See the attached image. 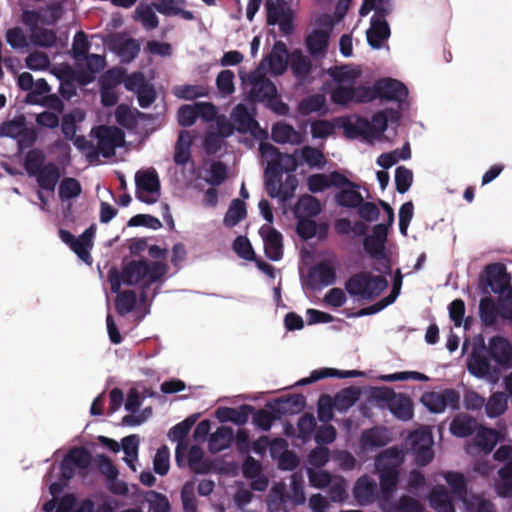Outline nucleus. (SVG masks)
Segmentation results:
<instances>
[{"instance_id": "f257e3e1", "label": "nucleus", "mask_w": 512, "mask_h": 512, "mask_svg": "<svg viewBox=\"0 0 512 512\" xmlns=\"http://www.w3.org/2000/svg\"><path fill=\"white\" fill-rule=\"evenodd\" d=\"M512 369V344L501 335H495L485 344L480 336L475 339L472 353L467 359L468 372L478 379L495 381Z\"/></svg>"}, {"instance_id": "f03ea898", "label": "nucleus", "mask_w": 512, "mask_h": 512, "mask_svg": "<svg viewBox=\"0 0 512 512\" xmlns=\"http://www.w3.org/2000/svg\"><path fill=\"white\" fill-rule=\"evenodd\" d=\"M167 271L168 266L162 261L131 260L123 264L121 271L111 267L108 271V281L111 284L112 293H118L123 284L140 285V301L145 303L149 300L148 291L151 285L158 282L162 284Z\"/></svg>"}, {"instance_id": "7ed1b4c3", "label": "nucleus", "mask_w": 512, "mask_h": 512, "mask_svg": "<svg viewBox=\"0 0 512 512\" xmlns=\"http://www.w3.org/2000/svg\"><path fill=\"white\" fill-rule=\"evenodd\" d=\"M327 74L334 82L330 92V100L333 104L347 107L350 104H363L370 102L368 86L356 85L361 76L358 69H350L348 66H333L327 69Z\"/></svg>"}, {"instance_id": "20e7f679", "label": "nucleus", "mask_w": 512, "mask_h": 512, "mask_svg": "<svg viewBox=\"0 0 512 512\" xmlns=\"http://www.w3.org/2000/svg\"><path fill=\"white\" fill-rule=\"evenodd\" d=\"M93 472V455L84 446H73L65 453L57 467L54 463L42 480H73L76 476L85 480Z\"/></svg>"}, {"instance_id": "39448f33", "label": "nucleus", "mask_w": 512, "mask_h": 512, "mask_svg": "<svg viewBox=\"0 0 512 512\" xmlns=\"http://www.w3.org/2000/svg\"><path fill=\"white\" fill-rule=\"evenodd\" d=\"M180 468L187 467L195 475H209L212 473L219 475L235 476L239 472V466L236 462H226L221 458H206L203 449L198 445L188 446L185 452V461Z\"/></svg>"}, {"instance_id": "423d86ee", "label": "nucleus", "mask_w": 512, "mask_h": 512, "mask_svg": "<svg viewBox=\"0 0 512 512\" xmlns=\"http://www.w3.org/2000/svg\"><path fill=\"white\" fill-rule=\"evenodd\" d=\"M249 99L253 102L264 103L265 106L279 116L289 113V106L278 95L276 85L259 70L249 75Z\"/></svg>"}, {"instance_id": "0eeeda50", "label": "nucleus", "mask_w": 512, "mask_h": 512, "mask_svg": "<svg viewBox=\"0 0 512 512\" xmlns=\"http://www.w3.org/2000/svg\"><path fill=\"white\" fill-rule=\"evenodd\" d=\"M387 286L388 281L384 275H373L370 272L361 271L350 276L344 288L352 298L372 301L380 296Z\"/></svg>"}, {"instance_id": "6e6552de", "label": "nucleus", "mask_w": 512, "mask_h": 512, "mask_svg": "<svg viewBox=\"0 0 512 512\" xmlns=\"http://www.w3.org/2000/svg\"><path fill=\"white\" fill-rule=\"evenodd\" d=\"M371 397L375 402L386 404L391 414L400 421L408 422L414 417L413 402L404 393H396L389 387H377L372 390Z\"/></svg>"}, {"instance_id": "1a4fd4ad", "label": "nucleus", "mask_w": 512, "mask_h": 512, "mask_svg": "<svg viewBox=\"0 0 512 512\" xmlns=\"http://www.w3.org/2000/svg\"><path fill=\"white\" fill-rule=\"evenodd\" d=\"M259 150L263 157L269 159L264 172V179L282 178L283 173H293L299 166V162L294 155L280 152L271 143L261 142Z\"/></svg>"}, {"instance_id": "9d476101", "label": "nucleus", "mask_w": 512, "mask_h": 512, "mask_svg": "<svg viewBox=\"0 0 512 512\" xmlns=\"http://www.w3.org/2000/svg\"><path fill=\"white\" fill-rule=\"evenodd\" d=\"M370 102L375 99L386 102H395L401 111L403 104L408 98L407 86L398 79L385 77L377 79L372 87L368 86Z\"/></svg>"}, {"instance_id": "9b49d317", "label": "nucleus", "mask_w": 512, "mask_h": 512, "mask_svg": "<svg viewBox=\"0 0 512 512\" xmlns=\"http://www.w3.org/2000/svg\"><path fill=\"white\" fill-rule=\"evenodd\" d=\"M97 441L100 445L112 453L121 450L124 453L123 461L131 471L137 472L140 438L137 434H131L121 439L120 443L107 436L99 435Z\"/></svg>"}, {"instance_id": "f8f14e48", "label": "nucleus", "mask_w": 512, "mask_h": 512, "mask_svg": "<svg viewBox=\"0 0 512 512\" xmlns=\"http://www.w3.org/2000/svg\"><path fill=\"white\" fill-rule=\"evenodd\" d=\"M511 282V276L502 263L488 264L483 274L479 277V288L482 294L493 292L503 295L507 293Z\"/></svg>"}, {"instance_id": "ddd939ff", "label": "nucleus", "mask_w": 512, "mask_h": 512, "mask_svg": "<svg viewBox=\"0 0 512 512\" xmlns=\"http://www.w3.org/2000/svg\"><path fill=\"white\" fill-rule=\"evenodd\" d=\"M407 440L417 466L423 467L432 462L435 456L433 450L434 439L428 427H422L411 432Z\"/></svg>"}, {"instance_id": "4468645a", "label": "nucleus", "mask_w": 512, "mask_h": 512, "mask_svg": "<svg viewBox=\"0 0 512 512\" xmlns=\"http://www.w3.org/2000/svg\"><path fill=\"white\" fill-rule=\"evenodd\" d=\"M403 463L404 454L398 447L393 446L382 451L375 458V469L379 473V480H399Z\"/></svg>"}, {"instance_id": "2eb2a0df", "label": "nucleus", "mask_w": 512, "mask_h": 512, "mask_svg": "<svg viewBox=\"0 0 512 512\" xmlns=\"http://www.w3.org/2000/svg\"><path fill=\"white\" fill-rule=\"evenodd\" d=\"M423 406L434 414L443 413L447 407L451 410H459L460 393L453 388H445L442 391L425 392L420 399Z\"/></svg>"}, {"instance_id": "dca6fc26", "label": "nucleus", "mask_w": 512, "mask_h": 512, "mask_svg": "<svg viewBox=\"0 0 512 512\" xmlns=\"http://www.w3.org/2000/svg\"><path fill=\"white\" fill-rule=\"evenodd\" d=\"M135 196L145 204H154L160 195V181L155 169L138 171L135 174Z\"/></svg>"}, {"instance_id": "f3484780", "label": "nucleus", "mask_w": 512, "mask_h": 512, "mask_svg": "<svg viewBox=\"0 0 512 512\" xmlns=\"http://www.w3.org/2000/svg\"><path fill=\"white\" fill-rule=\"evenodd\" d=\"M93 132L97 139L99 152L104 157L114 155L116 148L122 147L125 140L124 132L116 126L101 125L96 127Z\"/></svg>"}, {"instance_id": "a211bd4d", "label": "nucleus", "mask_w": 512, "mask_h": 512, "mask_svg": "<svg viewBox=\"0 0 512 512\" xmlns=\"http://www.w3.org/2000/svg\"><path fill=\"white\" fill-rule=\"evenodd\" d=\"M108 48L119 57L121 63L129 64L139 55L140 43L134 38L115 34L110 38Z\"/></svg>"}, {"instance_id": "6ab92c4d", "label": "nucleus", "mask_w": 512, "mask_h": 512, "mask_svg": "<svg viewBox=\"0 0 512 512\" xmlns=\"http://www.w3.org/2000/svg\"><path fill=\"white\" fill-rule=\"evenodd\" d=\"M335 122L343 129L346 138L354 139H371L375 137L370 122L361 116L352 118H336Z\"/></svg>"}, {"instance_id": "aec40b11", "label": "nucleus", "mask_w": 512, "mask_h": 512, "mask_svg": "<svg viewBox=\"0 0 512 512\" xmlns=\"http://www.w3.org/2000/svg\"><path fill=\"white\" fill-rule=\"evenodd\" d=\"M289 67L297 84L304 85L311 83V77L315 67L308 56H305L300 49H294L290 54Z\"/></svg>"}, {"instance_id": "412c9836", "label": "nucleus", "mask_w": 512, "mask_h": 512, "mask_svg": "<svg viewBox=\"0 0 512 512\" xmlns=\"http://www.w3.org/2000/svg\"><path fill=\"white\" fill-rule=\"evenodd\" d=\"M388 232L382 225H374L372 234L366 235L363 239V248L365 252L374 260L386 259V242Z\"/></svg>"}, {"instance_id": "4be33fe9", "label": "nucleus", "mask_w": 512, "mask_h": 512, "mask_svg": "<svg viewBox=\"0 0 512 512\" xmlns=\"http://www.w3.org/2000/svg\"><path fill=\"white\" fill-rule=\"evenodd\" d=\"M259 234L264 244L266 257L271 261H280L283 257V235L272 226L263 225Z\"/></svg>"}, {"instance_id": "5701e85b", "label": "nucleus", "mask_w": 512, "mask_h": 512, "mask_svg": "<svg viewBox=\"0 0 512 512\" xmlns=\"http://www.w3.org/2000/svg\"><path fill=\"white\" fill-rule=\"evenodd\" d=\"M282 178L264 179L267 194L271 198H278L285 203L294 196V192L298 186L297 178L294 175H287L284 182Z\"/></svg>"}, {"instance_id": "b1692460", "label": "nucleus", "mask_w": 512, "mask_h": 512, "mask_svg": "<svg viewBox=\"0 0 512 512\" xmlns=\"http://www.w3.org/2000/svg\"><path fill=\"white\" fill-rule=\"evenodd\" d=\"M330 34L331 27L315 28L305 37V47L312 58L322 59L326 56Z\"/></svg>"}, {"instance_id": "393cba45", "label": "nucleus", "mask_w": 512, "mask_h": 512, "mask_svg": "<svg viewBox=\"0 0 512 512\" xmlns=\"http://www.w3.org/2000/svg\"><path fill=\"white\" fill-rule=\"evenodd\" d=\"M276 418L284 415H295L302 412L306 407V398L302 394L283 396L268 404Z\"/></svg>"}, {"instance_id": "a878e982", "label": "nucleus", "mask_w": 512, "mask_h": 512, "mask_svg": "<svg viewBox=\"0 0 512 512\" xmlns=\"http://www.w3.org/2000/svg\"><path fill=\"white\" fill-rule=\"evenodd\" d=\"M390 35L391 30L386 19L371 17L370 27L366 31V38L372 49L379 50L383 48Z\"/></svg>"}, {"instance_id": "bb28decb", "label": "nucleus", "mask_w": 512, "mask_h": 512, "mask_svg": "<svg viewBox=\"0 0 512 512\" xmlns=\"http://www.w3.org/2000/svg\"><path fill=\"white\" fill-rule=\"evenodd\" d=\"M308 281L310 288L313 290L331 286L336 281L335 270L328 263H318L309 271Z\"/></svg>"}, {"instance_id": "cd10ccee", "label": "nucleus", "mask_w": 512, "mask_h": 512, "mask_svg": "<svg viewBox=\"0 0 512 512\" xmlns=\"http://www.w3.org/2000/svg\"><path fill=\"white\" fill-rule=\"evenodd\" d=\"M154 115L141 112L137 109L131 110L126 104H119L115 110L116 122L127 130H134L139 121L154 119Z\"/></svg>"}, {"instance_id": "c85d7f7f", "label": "nucleus", "mask_w": 512, "mask_h": 512, "mask_svg": "<svg viewBox=\"0 0 512 512\" xmlns=\"http://www.w3.org/2000/svg\"><path fill=\"white\" fill-rule=\"evenodd\" d=\"M330 451L327 447H316L310 451L307 457L308 480H345L343 477H333L328 472H324L320 478L314 477L312 469H320L329 461Z\"/></svg>"}, {"instance_id": "c756f323", "label": "nucleus", "mask_w": 512, "mask_h": 512, "mask_svg": "<svg viewBox=\"0 0 512 512\" xmlns=\"http://www.w3.org/2000/svg\"><path fill=\"white\" fill-rule=\"evenodd\" d=\"M288 49L283 41H276L273 45L272 51L267 55L265 61L275 76L283 75L288 67L287 62Z\"/></svg>"}, {"instance_id": "7c9ffc66", "label": "nucleus", "mask_w": 512, "mask_h": 512, "mask_svg": "<svg viewBox=\"0 0 512 512\" xmlns=\"http://www.w3.org/2000/svg\"><path fill=\"white\" fill-rule=\"evenodd\" d=\"M195 136L191 131L181 130L179 132L176 144L173 160L176 165L185 167L188 163L194 165L191 157V147Z\"/></svg>"}, {"instance_id": "2f4dec72", "label": "nucleus", "mask_w": 512, "mask_h": 512, "mask_svg": "<svg viewBox=\"0 0 512 512\" xmlns=\"http://www.w3.org/2000/svg\"><path fill=\"white\" fill-rule=\"evenodd\" d=\"M188 426L186 423H177L170 428L168 438L172 442H176L175 461L177 465H182L185 461V452L188 451V442L186 437L189 434Z\"/></svg>"}, {"instance_id": "473e14b6", "label": "nucleus", "mask_w": 512, "mask_h": 512, "mask_svg": "<svg viewBox=\"0 0 512 512\" xmlns=\"http://www.w3.org/2000/svg\"><path fill=\"white\" fill-rule=\"evenodd\" d=\"M286 482H275L271 487L266 503L270 512H289V493L286 491Z\"/></svg>"}, {"instance_id": "72a5a7b5", "label": "nucleus", "mask_w": 512, "mask_h": 512, "mask_svg": "<svg viewBox=\"0 0 512 512\" xmlns=\"http://www.w3.org/2000/svg\"><path fill=\"white\" fill-rule=\"evenodd\" d=\"M295 219L297 220L296 233L301 239L310 240L315 236L322 239L327 236L328 226L326 224H317L315 220L305 217Z\"/></svg>"}, {"instance_id": "f704fd0d", "label": "nucleus", "mask_w": 512, "mask_h": 512, "mask_svg": "<svg viewBox=\"0 0 512 512\" xmlns=\"http://www.w3.org/2000/svg\"><path fill=\"white\" fill-rule=\"evenodd\" d=\"M402 119V111L394 108H386L379 110L372 115L371 126L373 132L376 131L378 134L384 133L388 128V123L400 125Z\"/></svg>"}, {"instance_id": "c9c22d12", "label": "nucleus", "mask_w": 512, "mask_h": 512, "mask_svg": "<svg viewBox=\"0 0 512 512\" xmlns=\"http://www.w3.org/2000/svg\"><path fill=\"white\" fill-rule=\"evenodd\" d=\"M231 119L236 130L240 133L252 132L258 127V122L254 115L249 111L246 105L241 103L233 108Z\"/></svg>"}, {"instance_id": "e433bc0d", "label": "nucleus", "mask_w": 512, "mask_h": 512, "mask_svg": "<svg viewBox=\"0 0 512 512\" xmlns=\"http://www.w3.org/2000/svg\"><path fill=\"white\" fill-rule=\"evenodd\" d=\"M62 176L60 167L54 162H48L34 177L40 189L54 192Z\"/></svg>"}, {"instance_id": "4c0bfd02", "label": "nucleus", "mask_w": 512, "mask_h": 512, "mask_svg": "<svg viewBox=\"0 0 512 512\" xmlns=\"http://www.w3.org/2000/svg\"><path fill=\"white\" fill-rule=\"evenodd\" d=\"M430 507L436 512H455L452 496L443 485H436L428 496Z\"/></svg>"}, {"instance_id": "58836bf2", "label": "nucleus", "mask_w": 512, "mask_h": 512, "mask_svg": "<svg viewBox=\"0 0 512 512\" xmlns=\"http://www.w3.org/2000/svg\"><path fill=\"white\" fill-rule=\"evenodd\" d=\"M234 441V431L231 427L222 425L210 434L208 438V450L212 454L228 449Z\"/></svg>"}, {"instance_id": "ea45409f", "label": "nucleus", "mask_w": 512, "mask_h": 512, "mask_svg": "<svg viewBox=\"0 0 512 512\" xmlns=\"http://www.w3.org/2000/svg\"><path fill=\"white\" fill-rule=\"evenodd\" d=\"M271 138L278 144L299 145L303 141L301 133L296 131L292 125L286 123L274 124L271 129Z\"/></svg>"}, {"instance_id": "a19ab883", "label": "nucleus", "mask_w": 512, "mask_h": 512, "mask_svg": "<svg viewBox=\"0 0 512 512\" xmlns=\"http://www.w3.org/2000/svg\"><path fill=\"white\" fill-rule=\"evenodd\" d=\"M478 428L476 419L467 415H457L450 423L449 431L458 438H467L474 434Z\"/></svg>"}, {"instance_id": "79ce46f5", "label": "nucleus", "mask_w": 512, "mask_h": 512, "mask_svg": "<svg viewBox=\"0 0 512 512\" xmlns=\"http://www.w3.org/2000/svg\"><path fill=\"white\" fill-rule=\"evenodd\" d=\"M321 210V203L317 198L311 195H304L294 205L293 214L295 218H311L319 215Z\"/></svg>"}, {"instance_id": "37998d69", "label": "nucleus", "mask_w": 512, "mask_h": 512, "mask_svg": "<svg viewBox=\"0 0 512 512\" xmlns=\"http://www.w3.org/2000/svg\"><path fill=\"white\" fill-rule=\"evenodd\" d=\"M493 458L501 464L498 469L499 480H512V446L500 445L494 452Z\"/></svg>"}, {"instance_id": "c03bdc74", "label": "nucleus", "mask_w": 512, "mask_h": 512, "mask_svg": "<svg viewBox=\"0 0 512 512\" xmlns=\"http://www.w3.org/2000/svg\"><path fill=\"white\" fill-rule=\"evenodd\" d=\"M318 489L328 488V501L333 503H344L349 498L347 482H310Z\"/></svg>"}, {"instance_id": "a18cd8bd", "label": "nucleus", "mask_w": 512, "mask_h": 512, "mask_svg": "<svg viewBox=\"0 0 512 512\" xmlns=\"http://www.w3.org/2000/svg\"><path fill=\"white\" fill-rule=\"evenodd\" d=\"M360 389L354 386L344 388L334 396V408L340 412H347L360 398Z\"/></svg>"}, {"instance_id": "49530a36", "label": "nucleus", "mask_w": 512, "mask_h": 512, "mask_svg": "<svg viewBox=\"0 0 512 512\" xmlns=\"http://www.w3.org/2000/svg\"><path fill=\"white\" fill-rule=\"evenodd\" d=\"M353 494L359 505H369L377 501V482H356L353 488Z\"/></svg>"}, {"instance_id": "de8ad7c7", "label": "nucleus", "mask_w": 512, "mask_h": 512, "mask_svg": "<svg viewBox=\"0 0 512 512\" xmlns=\"http://www.w3.org/2000/svg\"><path fill=\"white\" fill-rule=\"evenodd\" d=\"M247 216L246 204L241 199H233L224 215L223 224L227 228L238 225Z\"/></svg>"}, {"instance_id": "09e8293b", "label": "nucleus", "mask_w": 512, "mask_h": 512, "mask_svg": "<svg viewBox=\"0 0 512 512\" xmlns=\"http://www.w3.org/2000/svg\"><path fill=\"white\" fill-rule=\"evenodd\" d=\"M298 110L299 113L304 116L314 112L324 115L327 112L326 99L321 94L307 96L300 101Z\"/></svg>"}, {"instance_id": "8fccbe9b", "label": "nucleus", "mask_w": 512, "mask_h": 512, "mask_svg": "<svg viewBox=\"0 0 512 512\" xmlns=\"http://www.w3.org/2000/svg\"><path fill=\"white\" fill-rule=\"evenodd\" d=\"M498 440V433L495 430L484 426H478L474 441L475 445L483 452H492L497 445Z\"/></svg>"}, {"instance_id": "3c124183", "label": "nucleus", "mask_w": 512, "mask_h": 512, "mask_svg": "<svg viewBox=\"0 0 512 512\" xmlns=\"http://www.w3.org/2000/svg\"><path fill=\"white\" fill-rule=\"evenodd\" d=\"M93 470H97L105 480H119V470L105 454L93 456Z\"/></svg>"}, {"instance_id": "603ef678", "label": "nucleus", "mask_w": 512, "mask_h": 512, "mask_svg": "<svg viewBox=\"0 0 512 512\" xmlns=\"http://www.w3.org/2000/svg\"><path fill=\"white\" fill-rule=\"evenodd\" d=\"M479 316L485 326L492 327L497 323L499 307L490 297H484L479 303Z\"/></svg>"}, {"instance_id": "864d4df0", "label": "nucleus", "mask_w": 512, "mask_h": 512, "mask_svg": "<svg viewBox=\"0 0 512 512\" xmlns=\"http://www.w3.org/2000/svg\"><path fill=\"white\" fill-rule=\"evenodd\" d=\"M362 195L359 192V186L346 187L339 190L335 196V201L340 207L356 208L362 203Z\"/></svg>"}, {"instance_id": "5fc2aeb1", "label": "nucleus", "mask_w": 512, "mask_h": 512, "mask_svg": "<svg viewBox=\"0 0 512 512\" xmlns=\"http://www.w3.org/2000/svg\"><path fill=\"white\" fill-rule=\"evenodd\" d=\"M82 193V186L76 178L65 177L58 187V196L62 202L78 198Z\"/></svg>"}, {"instance_id": "6e6d98bb", "label": "nucleus", "mask_w": 512, "mask_h": 512, "mask_svg": "<svg viewBox=\"0 0 512 512\" xmlns=\"http://www.w3.org/2000/svg\"><path fill=\"white\" fill-rule=\"evenodd\" d=\"M45 165V154L42 150L32 149L26 154L24 169L30 177H35Z\"/></svg>"}, {"instance_id": "4d7b16f0", "label": "nucleus", "mask_w": 512, "mask_h": 512, "mask_svg": "<svg viewBox=\"0 0 512 512\" xmlns=\"http://www.w3.org/2000/svg\"><path fill=\"white\" fill-rule=\"evenodd\" d=\"M388 440L382 429L377 427L364 430L360 437V444L363 448H380L387 444Z\"/></svg>"}, {"instance_id": "13d9d810", "label": "nucleus", "mask_w": 512, "mask_h": 512, "mask_svg": "<svg viewBox=\"0 0 512 512\" xmlns=\"http://www.w3.org/2000/svg\"><path fill=\"white\" fill-rule=\"evenodd\" d=\"M154 10L155 8L153 7L152 4H140L136 7L134 11V18L135 20L140 21L146 30L156 29L159 25V19L155 14Z\"/></svg>"}, {"instance_id": "bf43d9fd", "label": "nucleus", "mask_w": 512, "mask_h": 512, "mask_svg": "<svg viewBox=\"0 0 512 512\" xmlns=\"http://www.w3.org/2000/svg\"><path fill=\"white\" fill-rule=\"evenodd\" d=\"M115 308L119 315L125 316L135 308L137 304V294L133 290H125L116 293Z\"/></svg>"}, {"instance_id": "052dcab7", "label": "nucleus", "mask_w": 512, "mask_h": 512, "mask_svg": "<svg viewBox=\"0 0 512 512\" xmlns=\"http://www.w3.org/2000/svg\"><path fill=\"white\" fill-rule=\"evenodd\" d=\"M241 471L245 480H268L262 474V464L259 460L248 455L241 465Z\"/></svg>"}, {"instance_id": "680f3d73", "label": "nucleus", "mask_w": 512, "mask_h": 512, "mask_svg": "<svg viewBox=\"0 0 512 512\" xmlns=\"http://www.w3.org/2000/svg\"><path fill=\"white\" fill-rule=\"evenodd\" d=\"M30 39L37 47L51 48L55 46L57 42V35L54 30L39 27L31 32Z\"/></svg>"}, {"instance_id": "e2e57ef3", "label": "nucleus", "mask_w": 512, "mask_h": 512, "mask_svg": "<svg viewBox=\"0 0 512 512\" xmlns=\"http://www.w3.org/2000/svg\"><path fill=\"white\" fill-rule=\"evenodd\" d=\"M302 162L310 168L323 169L326 159L322 151L312 146L306 145L300 150Z\"/></svg>"}, {"instance_id": "0e129e2a", "label": "nucleus", "mask_w": 512, "mask_h": 512, "mask_svg": "<svg viewBox=\"0 0 512 512\" xmlns=\"http://www.w3.org/2000/svg\"><path fill=\"white\" fill-rule=\"evenodd\" d=\"M507 409V398L503 393H493L485 404L487 417L496 418Z\"/></svg>"}, {"instance_id": "69168bd1", "label": "nucleus", "mask_w": 512, "mask_h": 512, "mask_svg": "<svg viewBox=\"0 0 512 512\" xmlns=\"http://www.w3.org/2000/svg\"><path fill=\"white\" fill-rule=\"evenodd\" d=\"M174 95L179 99L195 100L208 96V90L202 85H180L175 87Z\"/></svg>"}, {"instance_id": "338daca9", "label": "nucleus", "mask_w": 512, "mask_h": 512, "mask_svg": "<svg viewBox=\"0 0 512 512\" xmlns=\"http://www.w3.org/2000/svg\"><path fill=\"white\" fill-rule=\"evenodd\" d=\"M91 48V43L88 39L87 34L83 30H79L75 33L72 42V57L78 61L88 55Z\"/></svg>"}, {"instance_id": "774afa93", "label": "nucleus", "mask_w": 512, "mask_h": 512, "mask_svg": "<svg viewBox=\"0 0 512 512\" xmlns=\"http://www.w3.org/2000/svg\"><path fill=\"white\" fill-rule=\"evenodd\" d=\"M463 504L465 512H496L495 505L490 500L482 498L479 495L464 498Z\"/></svg>"}]
</instances>
